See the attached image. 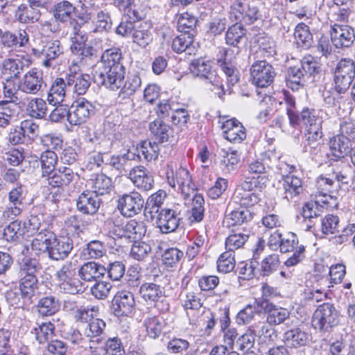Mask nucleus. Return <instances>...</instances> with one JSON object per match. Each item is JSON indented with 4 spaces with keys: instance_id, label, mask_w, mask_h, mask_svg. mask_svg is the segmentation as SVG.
<instances>
[{
    "instance_id": "nucleus-1",
    "label": "nucleus",
    "mask_w": 355,
    "mask_h": 355,
    "mask_svg": "<svg viewBox=\"0 0 355 355\" xmlns=\"http://www.w3.org/2000/svg\"><path fill=\"white\" fill-rule=\"evenodd\" d=\"M125 75L122 63V53L119 48L105 50L101 60V66L96 71L94 82L112 91L121 88Z\"/></svg>"
},
{
    "instance_id": "nucleus-2",
    "label": "nucleus",
    "mask_w": 355,
    "mask_h": 355,
    "mask_svg": "<svg viewBox=\"0 0 355 355\" xmlns=\"http://www.w3.org/2000/svg\"><path fill=\"white\" fill-rule=\"evenodd\" d=\"M320 71V64L313 56H304L300 65L288 68L286 75V85L293 91H297L304 86L309 78L318 73Z\"/></svg>"
},
{
    "instance_id": "nucleus-3",
    "label": "nucleus",
    "mask_w": 355,
    "mask_h": 355,
    "mask_svg": "<svg viewBox=\"0 0 355 355\" xmlns=\"http://www.w3.org/2000/svg\"><path fill=\"white\" fill-rule=\"evenodd\" d=\"M340 322V313L332 303L319 305L311 317L313 328L320 333H330Z\"/></svg>"
},
{
    "instance_id": "nucleus-4",
    "label": "nucleus",
    "mask_w": 355,
    "mask_h": 355,
    "mask_svg": "<svg viewBox=\"0 0 355 355\" xmlns=\"http://www.w3.org/2000/svg\"><path fill=\"white\" fill-rule=\"evenodd\" d=\"M332 74L335 92L345 94L355 78V62L349 58H341L332 69Z\"/></svg>"
},
{
    "instance_id": "nucleus-5",
    "label": "nucleus",
    "mask_w": 355,
    "mask_h": 355,
    "mask_svg": "<svg viewBox=\"0 0 355 355\" xmlns=\"http://www.w3.org/2000/svg\"><path fill=\"white\" fill-rule=\"evenodd\" d=\"M257 183L254 178L240 179L232 195L233 202L245 207L257 205L261 200L260 194L257 192Z\"/></svg>"
},
{
    "instance_id": "nucleus-6",
    "label": "nucleus",
    "mask_w": 355,
    "mask_h": 355,
    "mask_svg": "<svg viewBox=\"0 0 355 355\" xmlns=\"http://www.w3.org/2000/svg\"><path fill=\"white\" fill-rule=\"evenodd\" d=\"M191 72L196 76L205 80L207 83L214 86L211 89L221 98L225 94L223 80L214 71L211 70L209 60L199 58L193 60L190 64Z\"/></svg>"
},
{
    "instance_id": "nucleus-7",
    "label": "nucleus",
    "mask_w": 355,
    "mask_h": 355,
    "mask_svg": "<svg viewBox=\"0 0 355 355\" xmlns=\"http://www.w3.org/2000/svg\"><path fill=\"white\" fill-rule=\"evenodd\" d=\"M141 298L148 305L153 306L162 312L169 309V304L165 301L164 288L155 282H144L139 288Z\"/></svg>"
},
{
    "instance_id": "nucleus-8",
    "label": "nucleus",
    "mask_w": 355,
    "mask_h": 355,
    "mask_svg": "<svg viewBox=\"0 0 355 355\" xmlns=\"http://www.w3.org/2000/svg\"><path fill=\"white\" fill-rule=\"evenodd\" d=\"M279 248L282 253L293 252L284 262L288 267L297 265L305 257V248L303 245H299L298 237L293 232H287L283 235Z\"/></svg>"
},
{
    "instance_id": "nucleus-9",
    "label": "nucleus",
    "mask_w": 355,
    "mask_h": 355,
    "mask_svg": "<svg viewBox=\"0 0 355 355\" xmlns=\"http://www.w3.org/2000/svg\"><path fill=\"white\" fill-rule=\"evenodd\" d=\"M33 53L42 59V66L49 68L52 67L53 61L63 54L64 47L58 40H45L33 49Z\"/></svg>"
},
{
    "instance_id": "nucleus-10",
    "label": "nucleus",
    "mask_w": 355,
    "mask_h": 355,
    "mask_svg": "<svg viewBox=\"0 0 355 355\" xmlns=\"http://www.w3.org/2000/svg\"><path fill=\"white\" fill-rule=\"evenodd\" d=\"M182 206L178 205L170 208L162 209L159 211L157 224L162 233H171L178 228L182 219Z\"/></svg>"
},
{
    "instance_id": "nucleus-11",
    "label": "nucleus",
    "mask_w": 355,
    "mask_h": 355,
    "mask_svg": "<svg viewBox=\"0 0 355 355\" xmlns=\"http://www.w3.org/2000/svg\"><path fill=\"white\" fill-rule=\"evenodd\" d=\"M26 191L22 184L13 187L8 193V203L5 207L2 218L6 220H14L21 214L24 205Z\"/></svg>"
},
{
    "instance_id": "nucleus-12",
    "label": "nucleus",
    "mask_w": 355,
    "mask_h": 355,
    "mask_svg": "<svg viewBox=\"0 0 355 355\" xmlns=\"http://www.w3.org/2000/svg\"><path fill=\"white\" fill-rule=\"evenodd\" d=\"M166 179L168 184L180 191L184 198H189L194 192V185L189 171L183 167L166 172Z\"/></svg>"
},
{
    "instance_id": "nucleus-13",
    "label": "nucleus",
    "mask_w": 355,
    "mask_h": 355,
    "mask_svg": "<svg viewBox=\"0 0 355 355\" xmlns=\"http://www.w3.org/2000/svg\"><path fill=\"white\" fill-rule=\"evenodd\" d=\"M46 87L43 72L36 68L30 69L19 80L20 92L26 94L36 95Z\"/></svg>"
},
{
    "instance_id": "nucleus-14",
    "label": "nucleus",
    "mask_w": 355,
    "mask_h": 355,
    "mask_svg": "<svg viewBox=\"0 0 355 355\" xmlns=\"http://www.w3.org/2000/svg\"><path fill=\"white\" fill-rule=\"evenodd\" d=\"M250 75L253 84L259 87H266L272 83L276 72L270 63L260 60L252 65Z\"/></svg>"
},
{
    "instance_id": "nucleus-15",
    "label": "nucleus",
    "mask_w": 355,
    "mask_h": 355,
    "mask_svg": "<svg viewBox=\"0 0 355 355\" xmlns=\"http://www.w3.org/2000/svg\"><path fill=\"white\" fill-rule=\"evenodd\" d=\"M329 33L331 42L336 49L348 48L355 40L354 29L345 24L335 23L331 26Z\"/></svg>"
},
{
    "instance_id": "nucleus-16",
    "label": "nucleus",
    "mask_w": 355,
    "mask_h": 355,
    "mask_svg": "<svg viewBox=\"0 0 355 355\" xmlns=\"http://www.w3.org/2000/svg\"><path fill=\"white\" fill-rule=\"evenodd\" d=\"M47 252L48 257L53 261L67 259L73 248L72 240L66 236H57L52 232Z\"/></svg>"
},
{
    "instance_id": "nucleus-17",
    "label": "nucleus",
    "mask_w": 355,
    "mask_h": 355,
    "mask_svg": "<svg viewBox=\"0 0 355 355\" xmlns=\"http://www.w3.org/2000/svg\"><path fill=\"white\" fill-rule=\"evenodd\" d=\"M94 114V105L85 98H80L74 101L70 107L69 123L73 125H81Z\"/></svg>"
},
{
    "instance_id": "nucleus-18",
    "label": "nucleus",
    "mask_w": 355,
    "mask_h": 355,
    "mask_svg": "<svg viewBox=\"0 0 355 355\" xmlns=\"http://www.w3.org/2000/svg\"><path fill=\"white\" fill-rule=\"evenodd\" d=\"M117 207L122 215L132 217L139 214L144 205V200L138 192H130L120 196Z\"/></svg>"
},
{
    "instance_id": "nucleus-19",
    "label": "nucleus",
    "mask_w": 355,
    "mask_h": 355,
    "mask_svg": "<svg viewBox=\"0 0 355 355\" xmlns=\"http://www.w3.org/2000/svg\"><path fill=\"white\" fill-rule=\"evenodd\" d=\"M135 306V295L128 291H118L112 300V309L116 317L129 315L132 313Z\"/></svg>"
},
{
    "instance_id": "nucleus-20",
    "label": "nucleus",
    "mask_w": 355,
    "mask_h": 355,
    "mask_svg": "<svg viewBox=\"0 0 355 355\" xmlns=\"http://www.w3.org/2000/svg\"><path fill=\"white\" fill-rule=\"evenodd\" d=\"M231 12L236 20L253 22L259 17L258 8L254 1H234L231 5Z\"/></svg>"
},
{
    "instance_id": "nucleus-21",
    "label": "nucleus",
    "mask_w": 355,
    "mask_h": 355,
    "mask_svg": "<svg viewBox=\"0 0 355 355\" xmlns=\"http://www.w3.org/2000/svg\"><path fill=\"white\" fill-rule=\"evenodd\" d=\"M221 129L223 137L231 143L240 144L246 138L245 128L235 118L224 121Z\"/></svg>"
},
{
    "instance_id": "nucleus-22",
    "label": "nucleus",
    "mask_w": 355,
    "mask_h": 355,
    "mask_svg": "<svg viewBox=\"0 0 355 355\" xmlns=\"http://www.w3.org/2000/svg\"><path fill=\"white\" fill-rule=\"evenodd\" d=\"M101 203V199L90 190L84 191L76 201V207L79 211L84 214H96Z\"/></svg>"
},
{
    "instance_id": "nucleus-23",
    "label": "nucleus",
    "mask_w": 355,
    "mask_h": 355,
    "mask_svg": "<svg viewBox=\"0 0 355 355\" xmlns=\"http://www.w3.org/2000/svg\"><path fill=\"white\" fill-rule=\"evenodd\" d=\"M279 182L284 198L288 201L297 197L303 191L302 180L295 175H282Z\"/></svg>"
},
{
    "instance_id": "nucleus-24",
    "label": "nucleus",
    "mask_w": 355,
    "mask_h": 355,
    "mask_svg": "<svg viewBox=\"0 0 355 355\" xmlns=\"http://www.w3.org/2000/svg\"><path fill=\"white\" fill-rule=\"evenodd\" d=\"M78 176L72 168L67 166H60L48 178V184L53 188L62 189L69 186Z\"/></svg>"
},
{
    "instance_id": "nucleus-25",
    "label": "nucleus",
    "mask_w": 355,
    "mask_h": 355,
    "mask_svg": "<svg viewBox=\"0 0 355 355\" xmlns=\"http://www.w3.org/2000/svg\"><path fill=\"white\" fill-rule=\"evenodd\" d=\"M129 178L134 185L141 190L149 191L153 187V177L149 171L143 166L132 168L130 171Z\"/></svg>"
},
{
    "instance_id": "nucleus-26",
    "label": "nucleus",
    "mask_w": 355,
    "mask_h": 355,
    "mask_svg": "<svg viewBox=\"0 0 355 355\" xmlns=\"http://www.w3.org/2000/svg\"><path fill=\"white\" fill-rule=\"evenodd\" d=\"M349 139L343 135H337L329 140V157L331 160L338 162L349 153Z\"/></svg>"
},
{
    "instance_id": "nucleus-27",
    "label": "nucleus",
    "mask_w": 355,
    "mask_h": 355,
    "mask_svg": "<svg viewBox=\"0 0 355 355\" xmlns=\"http://www.w3.org/2000/svg\"><path fill=\"white\" fill-rule=\"evenodd\" d=\"M19 290L23 304L30 305L33 302L37 289V276H19Z\"/></svg>"
},
{
    "instance_id": "nucleus-28",
    "label": "nucleus",
    "mask_w": 355,
    "mask_h": 355,
    "mask_svg": "<svg viewBox=\"0 0 355 355\" xmlns=\"http://www.w3.org/2000/svg\"><path fill=\"white\" fill-rule=\"evenodd\" d=\"M92 78L89 74L81 72H72L67 76L69 87H73V92L78 95L86 93L91 85Z\"/></svg>"
},
{
    "instance_id": "nucleus-29",
    "label": "nucleus",
    "mask_w": 355,
    "mask_h": 355,
    "mask_svg": "<svg viewBox=\"0 0 355 355\" xmlns=\"http://www.w3.org/2000/svg\"><path fill=\"white\" fill-rule=\"evenodd\" d=\"M172 50L177 53L186 52L188 55L195 54L197 49L193 44V33H181L175 37L172 42Z\"/></svg>"
},
{
    "instance_id": "nucleus-30",
    "label": "nucleus",
    "mask_w": 355,
    "mask_h": 355,
    "mask_svg": "<svg viewBox=\"0 0 355 355\" xmlns=\"http://www.w3.org/2000/svg\"><path fill=\"white\" fill-rule=\"evenodd\" d=\"M149 130L154 139L159 143L170 141L173 137V130L160 119L154 120L149 123Z\"/></svg>"
},
{
    "instance_id": "nucleus-31",
    "label": "nucleus",
    "mask_w": 355,
    "mask_h": 355,
    "mask_svg": "<svg viewBox=\"0 0 355 355\" xmlns=\"http://www.w3.org/2000/svg\"><path fill=\"white\" fill-rule=\"evenodd\" d=\"M106 268L94 261L84 263L78 270V275L86 282L96 281L106 273Z\"/></svg>"
},
{
    "instance_id": "nucleus-32",
    "label": "nucleus",
    "mask_w": 355,
    "mask_h": 355,
    "mask_svg": "<svg viewBox=\"0 0 355 355\" xmlns=\"http://www.w3.org/2000/svg\"><path fill=\"white\" fill-rule=\"evenodd\" d=\"M67 85V83L63 78H55L47 94L46 101L49 105H56L64 101L66 96Z\"/></svg>"
},
{
    "instance_id": "nucleus-33",
    "label": "nucleus",
    "mask_w": 355,
    "mask_h": 355,
    "mask_svg": "<svg viewBox=\"0 0 355 355\" xmlns=\"http://www.w3.org/2000/svg\"><path fill=\"white\" fill-rule=\"evenodd\" d=\"M89 184L90 191L98 196L109 193L113 188L112 179L103 173L96 174L94 178L90 179Z\"/></svg>"
},
{
    "instance_id": "nucleus-34",
    "label": "nucleus",
    "mask_w": 355,
    "mask_h": 355,
    "mask_svg": "<svg viewBox=\"0 0 355 355\" xmlns=\"http://www.w3.org/2000/svg\"><path fill=\"white\" fill-rule=\"evenodd\" d=\"M24 68V64L21 60L7 58L1 64V73L6 78L17 79L23 72Z\"/></svg>"
},
{
    "instance_id": "nucleus-35",
    "label": "nucleus",
    "mask_w": 355,
    "mask_h": 355,
    "mask_svg": "<svg viewBox=\"0 0 355 355\" xmlns=\"http://www.w3.org/2000/svg\"><path fill=\"white\" fill-rule=\"evenodd\" d=\"M60 302L53 295H47L40 298L37 304V311L42 316H51L59 311Z\"/></svg>"
},
{
    "instance_id": "nucleus-36",
    "label": "nucleus",
    "mask_w": 355,
    "mask_h": 355,
    "mask_svg": "<svg viewBox=\"0 0 355 355\" xmlns=\"http://www.w3.org/2000/svg\"><path fill=\"white\" fill-rule=\"evenodd\" d=\"M28 42V35L24 30H19L17 33L9 31L2 33L1 42L5 47L13 48L24 46Z\"/></svg>"
},
{
    "instance_id": "nucleus-37",
    "label": "nucleus",
    "mask_w": 355,
    "mask_h": 355,
    "mask_svg": "<svg viewBox=\"0 0 355 355\" xmlns=\"http://www.w3.org/2000/svg\"><path fill=\"white\" fill-rule=\"evenodd\" d=\"M266 315L267 323L271 326H277L289 320L291 313L287 309L273 304L268 309Z\"/></svg>"
},
{
    "instance_id": "nucleus-38",
    "label": "nucleus",
    "mask_w": 355,
    "mask_h": 355,
    "mask_svg": "<svg viewBox=\"0 0 355 355\" xmlns=\"http://www.w3.org/2000/svg\"><path fill=\"white\" fill-rule=\"evenodd\" d=\"M285 342L293 347H298L306 345L309 340L310 335L300 328H293L284 334Z\"/></svg>"
},
{
    "instance_id": "nucleus-39",
    "label": "nucleus",
    "mask_w": 355,
    "mask_h": 355,
    "mask_svg": "<svg viewBox=\"0 0 355 355\" xmlns=\"http://www.w3.org/2000/svg\"><path fill=\"white\" fill-rule=\"evenodd\" d=\"M159 148L156 141H143L136 148V153L139 159H143L146 162H150L157 158Z\"/></svg>"
},
{
    "instance_id": "nucleus-40",
    "label": "nucleus",
    "mask_w": 355,
    "mask_h": 355,
    "mask_svg": "<svg viewBox=\"0 0 355 355\" xmlns=\"http://www.w3.org/2000/svg\"><path fill=\"white\" fill-rule=\"evenodd\" d=\"M140 1H119V6L123 7V18L132 22H136L144 17L142 7L139 5Z\"/></svg>"
},
{
    "instance_id": "nucleus-41",
    "label": "nucleus",
    "mask_w": 355,
    "mask_h": 355,
    "mask_svg": "<svg viewBox=\"0 0 355 355\" xmlns=\"http://www.w3.org/2000/svg\"><path fill=\"white\" fill-rule=\"evenodd\" d=\"M42 176L47 178L55 171L58 162L57 154L51 150H46L40 155Z\"/></svg>"
},
{
    "instance_id": "nucleus-42",
    "label": "nucleus",
    "mask_w": 355,
    "mask_h": 355,
    "mask_svg": "<svg viewBox=\"0 0 355 355\" xmlns=\"http://www.w3.org/2000/svg\"><path fill=\"white\" fill-rule=\"evenodd\" d=\"M204 198L201 194L196 193L192 198V207L188 213V220L191 224L202 220L205 214Z\"/></svg>"
},
{
    "instance_id": "nucleus-43",
    "label": "nucleus",
    "mask_w": 355,
    "mask_h": 355,
    "mask_svg": "<svg viewBox=\"0 0 355 355\" xmlns=\"http://www.w3.org/2000/svg\"><path fill=\"white\" fill-rule=\"evenodd\" d=\"M233 53L232 50H225L224 60L220 64V68L226 76L227 83L229 85H234L239 80L238 71L231 62L230 55Z\"/></svg>"
},
{
    "instance_id": "nucleus-44",
    "label": "nucleus",
    "mask_w": 355,
    "mask_h": 355,
    "mask_svg": "<svg viewBox=\"0 0 355 355\" xmlns=\"http://www.w3.org/2000/svg\"><path fill=\"white\" fill-rule=\"evenodd\" d=\"M52 232V231L47 230V228L42 229V231H40L32 241V250L38 253H47Z\"/></svg>"
},
{
    "instance_id": "nucleus-45",
    "label": "nucleus",
    "mask_w": 355,
    "mask_h": 355,
    "mask_svg": "<svg viewBox=\"0 0 355 355\" xmlns=\"http://www.w3.org/2000/svg\"><path fill=\"white\" fill-rule=\"evenodd\" d=\"M135 153L130 150L121 155L110 157L107 155L105 164L116 169L119 173H122L123 171H125V167L128 166L129 162L135 159Z\"/></svg>"
},
{
    "instance_id": "nucleus-46",
    "label": "nucleus",
    "mask_w": 355,
    "mask_h": 355,
    "mask_svg": "<svg viewBox=\"0 0 355 355\" xmlns=\"http://www.w3.org/2000/svg\"><path fill=\"white\" fill-rule=\"evenodd\" d=\"M294 37L298 46L306 49L311 46L313 37L309 26L305 24L300 23L296 26Z\"/></svg>"
},
{
    "instance_id": "nucleus-47",
    "label": "nucleus",
    "mask_w": 355,
    "mask_h": 355,
    "mask_svg": "<svg viewBox=\"0 0 355 355\" xmlns=\"http://www.w3.org/2000/svg\"><path fill=\"white\" fill-rule=\"evenodd\" d=\"M352 172L351 165L345 161L341 160L331 165V175L334 179L343 184L348 183L349 178Z\"/></svg>"
},
{
    "instance_id": "nucleus-48",
    "label": "nucleus",
    "mask_w": 355,
    "mask_h": 355,
    "mask_svg": "<svg viewBox=\"0 0 355 355\" xmlns=\"http://www.w3.org/2000/svg\"><path fill=\"white\" fill-rule=\"evenodd\" d=\"M126 238L136 241L140 240L146 234V226L143 221L132 219L125 224Z\"/></svg>"
},
{
    "instance_id": "nucleus-49",
    "label": "nucleus",
    "mask_w": 355,
    "mask_h": 355,
    "mask_svg": "<svg viewBox=\"0 0 355 355\" xmlns=\"http://www.w3.org/2000/svg\"><path fill=\"white\" fill-rule=\"evenodd\" d=\"M19 276H36L42 268L38 259L32 257H24L19 261Z\"/></svg>"
},
{
    "instance_id": "nucleus-50",
    "label": "nucleus",
    "mask_w": 355,
    "mask_h": 355,
    "mask_svg": "<svg viewBox=\"0 0 355 355\" xmlns=\"http://www.w3.org/2000/svg\"><path fill=\"white\" fill-rule=\"evenodd\" d=\"M165 322L159 317H148L144 320V326L148 337L156 339L159 337L165 326Z\"/></svg>"
},
{
    "instance_id": "nucleus-51",
    "label": "nucleus",
    "mask_w": 355,
    "mask_h": 355,
    "mask_svg": "<svg viewBox=\"0 0 355 355\" xmlns=\"http://www.w3.org/2000/svg\"><path fill=\"white\" fill-rule=\"evenodd\" d=\"M54 331L55 325L51 322L37 324V326L32 330L36 340L40 344L47 343L49 340L52 339Z\"/></svg>"
},
{
    "instance_id": "nucleus-52",
    "label": "nucleus",
    "mask_w": 355,
    "mask_h": 355,
    "mask_svg": "<svg viewBox=\"0 0 355 355\" xmlns=\"http://www.w3.org/2000/svg\"><path fill=\"white\" fill-rule=\"evenodd\" d=\"M298 118L297 123L295 125H290L292 128H296L301 123L305 125V128L311 127L314 123L322 124V119L317 116V112L314 109L304 107L300 113H297Z\"/></svg>"
},
{
    "instance_id": "nucleus-53",
    "label": "nucleus",
    "mask_w": 355,
    "mask_h": 355,
    "mask_svg": "<svg viewBox=\"0 0 355 355\" xmlns=\"http://www.w3.org/2000/svg\"><path fill=\"white\" fill-rule=\"evenodd\" d=\"M259 51L265 57H270L275 54L276 45L272 37L265 33L259 34L254 39Z\"/></svg>"
},
{
    "instance_id": "nucleus-54",
    "label": "nucleus",
    "mask_w": 355,
    "mask_h": 355,
    "mask_svg": "<svg viewBox=\"0 0 355 355\" xmlns=\"http://www.w3.org/2000/svg\"><path fill=\"white\" fill-rule=\"evenodd\" d=\"M30 115L35 119H44L47 116L48 108L46 101L41 98H32L26 106Z\"/></svg>"
},
{
    "instance_id": "nucleus-55",
    "label": "nucleus",
    "mask_w": 355,
    "mask_h": 355,
    "mask_svg": "<svg viewBox=\"0 0 355 355\" xmlns=\"http://www.w3.org/2000/svg\"><path fill=\"white\" fill-rule=\"evenodd\" d=\"M334 179L333 177H327L324 175H321L316 180L315 187L317 191H315V197H331V193L334 189Z\"/></svg>"
},
{
    "instance_id": "nucleus-56",
    "label": "nucleus",
    "mask_w": 355,
    "mask_h": 355,
    "mask_svg": "<svg viewBox=\"0 0 355 355\" xmlns=\"http://www.w3.org/2000/svg\"><path fill=\"white\" fill-rule=\"evenodd\" d=\"M246 30L241 24L231 26L226 32V44L232 46H237L238 44L245 37Z\"/></svg>"
},
{
    "instance_id": "nucleus-57",
    "label": "nucleus",
    "mask_w": 355,
    "mask_h": 355,
    "mask_svg": "<svg viewBox=\"0 0 355 355\" xmlns=\"http://www.w3.org/2000/svg\"><path fill=\"white\" fill-rule=\"evenodd\" d=\"M15 80L16 79L5 78L3 92L4 97L8 99L7 101L17 105L20 103V98L18 96L20 89L19 83L17 84Z\"/></svg>"
},
{
    "instance_id": "nucleus-58",
    "label": "nucleus",
    "mask_w": 355,
    "mask_h": 355,
    "mask_svg": "<svg viewBox=\"0 0 355 355\" xmlns=\"http://www.w3.org/2000/svg\"><path fill=\"white\" fill-rule=\"evenodd\" d=\"M55 281L57 282L56 287L61 293L75 295L81 291V284L76 277Z\"/></svg>"
},
{
    "instance_id": "nucleus-59",
    "label": "nucleus",
    "mask_w": 355,
    "mask_h": 355,
    "mask_svg": "<svg viewBox=\"0 0 355 355\" xmlns=\"http://www.w3.org/2000/svg\"><path fill=\"white\" fill-rule=\"evenodd\" d=\"M279 264L278 255H268L262 260L260 268L257 266L258 276H269L277 269Z\"/></svg>"
},
{
    "instance_id": "nucleus-60",
    "label": "nucleus",
    "mask_w": 355,
    "mask_h": 355,
    "mask_svg": "<svg viewBox=\"0 0 355 355\" xmlns=\"http://www.w3.org/2000/svg\"><path fill=\"white\" fill-rule=\"evenodd\" d=\"M16 105H11L7 101H0V127L8 126L15 116Z\"/></svg>"
},
{
    "instance_id": "nucleus-61",
    "label": "nucleus",
    "mask_w": 355,
    "mask_h": 355,
    "mask_svg": "<svg viewBox=\"0 0 355 355\" xmlns=\"http://www.w3.org/2000/svg\"><path fill=\"white\" fill-rule=\"evenodd\" d=\"M74 11H76L75 6L69 1H60L55 6L53 15L56 19L67 21L73 15Z\"/></svg>"
},
{
    "instance_id": "nucleus-62",
    "label": "nucleus",
    "mask_w": 355,
    "mask_h": 355,
    "mask_svg": "<svg viewBox=\"0 0 355 355\" xmlns=\"http://www.w3.org/2000/svg\"><path fill=\"white\" fill-rule=\"evenodd\" d=\"M250 218V212L248 209H241L232 211L225 216L224 222L227 226H234L243 224Z\"/></svg>"
},
{
    "instance_id": "nucleus-63",
    "label": "nucleus",
    "mask_w": 355,
    "mask_h": 355,
    "mask_svg": "<svg viewBox=\"0 0 355 355\" xmlns=\"http://www.w3.org/2000/svg\"><path fill=\"white\" fill-rule=\"evenodd\" d=\"M141 86V78L137 72H130L127 80L123 82L121 90L126 95H132Z\"/></svg>"
},
{
    "instance_id": "nucleus-64",
    "label": "nucleus",
    "mask_w": 355,
    "mask_h": 355,
    "mask_svg": "<svg viewBox=\"0 0 355 355\" xmlns=\"http://www.w3.org/2000/svg\"><path fill=\"white\" fill-rule=\"evenodd\" d=\"M132 37L133 42L142 48L146 47L153 40L150 32L142 25L135 27L132 33Z\"/></svg>"
}]
</instances>
